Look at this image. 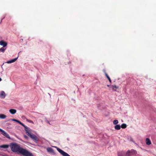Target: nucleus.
I'll use <instances>...</instances> for the list:
<instances>
[{"instance_id":"f257e3e1","label":"nucleus","mask_w":156,"mask_h":156,"mask_svg":"<svg viewBox=\"0 0 156 156\" xmlns=\"http://www.w3.org/2000/svg\"><path fill=\"white\" fill-rule=\"evenodd\" d=\"M11 150L14 152L20 153V146L16 143H11L9 144Z\"/></svg>"},{"instance_id":"f03ea898","label":"nucleus","mask_w":156,"mask_h":156,"mask_svg":"<svg viewBox=\"0 0 156 156\" xmlns=\"http://www.w3.org/2000/svg\"><path fill=\"white\" fill-rule=\"evenodd\" d=\"M20 154L24 156H34L33 154L26 150L20 147Z\"/></svg>"},{"instance_id":"7ed1b4c3","label":"nucleus","mask_w":156,"mask_h":156,"mask_svg":"<svg viewBox=\"0 0 156 156\" xmlns=\"http://www.w3.org/2000/svg\"><path fill=\"white\" fill-rule=\"evenodd\" d=\"M136 151L133 149L128 150L127 151L125 156H132L134 154H136Z\"/></svg>"},{"instance_id":"20e7f679","label":"nucleus","mask_w":156,"mask_h":156,"mask_svg":"<svg viewBox=\"0 0 156 156\" xmlns=\"http://www.w3.org/2000/svg\"><path fill=\"white\" fill-rule=\"evenodd\" d=\"M55 147L57 148V151L63 156H70L67 153L64 152V151L60 149V148H58L56 147Z\"/></svg>"},{"instance_id":"39448f33","label":"nucleus","mask_w":156,"mask_h":156,"mask_svg":"<svg viewBox=\"0 0 156 156\" xmlns=\"http://www.w3.org/2000/svg\"><path fill=\"white\" fill-rule=\"evenodd\" d=\"M27 135L29 136L32 140L35 141H38V138L35 135L31 134L30 133H28Z\"/></svg>"},{"instance_id":"423d86ee","label":"nucleus","mask_w":156,"mask_h":156,"mask_svg":"<svg viewBox=\"0 0 156 156\" xmlns=\"http://www.w3.org/2000/svg\"><path fill=\"white\" fill-rule=\"evenodd\" d=\"M0 132L2 134L5 136L7 138L10 139V137L8 133H6L5 131L0 128Z\"/></svg>"},{"instance_id":"0eeeda50","label":"nucleus","mask_w":156,"mask_h":156,"mask_svg":"<svg viewBox=\"0 0 156 156\" xmlns=\"http://www.w3.org/2000/svg\"><path fill=\"white\" fill-rule=\"evenodd\" d=\"M118 89L119 87L115 85L110 86V89L112 90L113 91H116V90Z\"/></svg>"},{"instance_id":"6e6552de","label":"nucleus","mask_w":156,"mask_h":156,"mask_svg":"<svg viewBox=\"0 0 156 156\" xmlns=\"http://www.w3.org/2000/svg\"><path fill=\"white\" fill-rule=\"evenodd\" d=\"M18 57L17 58L8 60L6 62V63L8 64H10L13 63L15 62L17 60L18 58Z\"/></svg>"},{"instance_id":"1a4fd4ad","label":"nucleus","mask_w":156,"mask_h":156,"mask_svg":"<svg viewBox=\"0 0 156 156\" xmlns=\"http://www.w3.org/2000/svg\"><path fill=\"white\" fill-rule=\"evenodd\" d=\"M7 44L6 42L3 41H0V45L2 46H3L2 47L4 48H5V47L7 46Z\"/></svg>"},{"instance_id":"9d476101","label":"nucleus","mask_w":156,"mask_h":156,"mask_svg":"<svg viewBox=\"0 0 156 156\" xmlns=\"http://www.w3.org/2000/svg\"><path fill=\"white\" fill-rule=\"evenodd\" d=\"M6 96L5 92L2 91L0 92V97L2 98H4Z\"/></svg>"},{"instance_id":"9b49d317","label":"nucleus","mask_w":156,"mask_h":156,"mask_svg":"<svg viewBox=\"0 0 156 156\" xmlns=\"http://www.w3.org/2000/svg\"><path fill=\"white\" fill-rule=\"evenodd\" d=\"M47 151L49 153H54L55 152L53 149L51 147H48L47 148Z\"/></svg>"},{"instance_id":"f8f14e48","label":"nucleus","mask_w":156,"mask_h":156,"mask_svg":"<svg viewBox=\"0 0 156 156\" xmlns=\"http://www.w3.org/2000/svg\"><path fill=\"white\" fill-rule=\"evenodd\" d=\"M146 143L147 145H150L151 144V140L148 138H147L146 139Z\"/></svg>"},{"instance_id":"ddd939ff","label":"nucleus","mask_w":156,"mask_h":156,"mask_svg":"<svg viewBox=\"0 0 156 156\" xmlns=\"http://www.w3.org/2000/svg\"><path fill=\"white\" fill-rule=\"evenodd\" d=\"M9 146V145L8 144H4L0 146V148H7Z\"/></svg>"},{"instance_id":"4468645a","label":"nucleus","mask_w":156,"mask_h":156,"mask_svg":"<svg viewBox=\"0 0 156 156\" xmlns=\"http://www.w3.org/2000/svg\"><path fill=\"white\" fill-rule=\"evenodd\" d=\"M10 112L12 114H15L16 112V110L14 109H10L9 110Z\"/></svg>"},{"instance_id":"2eb2a0df","label":"nucleus","mask_w":156,"mask_h":156,"mask_svg":"<svg viewBox=\"0 0 156 156\" xmlns=\"http://www.w3.org/2000/svg\"><path fill=\"white\" fill-rule=\"evenodd\" d=\"M121 126L119 125H117L115 126V129L116 130H119Z\"/></svg>"},{"instance_id":"dca6fc26","label":"nucleus","mask_w":156,"mask_h":156,"mask_svg":"<svg viewBox=\"0 0 156 156\" xmlns=\"http://www.w3.org/2000/svg\"><path fill=\"white\" fill-rule=\"evenodd\" d=\"M6 117V116L3 114H0V119H5Z\"/></svg>"},{"instance_id":"f3484780","label":"nucleus","mask_w":156,"mask_h":156,"mask_svg":"<svg viewBox=\"0 0 156 156\" xmlns=\"http://www.w3.org/2000/svg\"><path fill=\"white\" fill-rule=\"evenodd\" d=\"M25 130L27 134H28V133H30L29 132L30 130H29V128L27 126L25 127Z\"/></svg>"},{"instance_id":"a211bd4d","label":"nucleus","mask_w":156,"mask_h":156,"mask_svg":"<svg viewBox=\"0 0 156 156\" xmlns=\"http://www.w3.org/2000/svg\"><path fill=\"white\" fill-rule=\"evenodd\" d=\"M6 49V48H4L3 47H2L0 48V52H2L3 53L5 51Z\"/></svg>"},{"instance_id":"6ab92c4d","label":"nucleus","mask_w":156,"mask_h":156,"mask_svg":"<svg viewBox=\"0 0 156 156\" xmlns=\"http://www.w3.org/2000/svg\"><path fill=\"white\" fill-rule=\"evenodd\" d=\"M103 71H104V72L105 73V76H106V77L108 79V80H109V79H110V77L106 73V72H105V70H103Z\"/></svg>"},{"instance_id":"aec40b11","label":"nucleus","mask_w":156,"mask_h":156,"mask_svg":"<svg viewBox=\"0 0 156 156\" xmlns=\"http://www.w3.org/2000/svg\"><path fill=\"white\" fill-rule=\"evenodd\" d=\"M126 127L127 126L126 124L124 123L122 124L121 126V127L123 129L126 128Z\"/></svg>"},{"instance_id":"412c9836","label":"nucleus","mask_w":156,"mask_h":156,"mask_svg":"<svg viewBox=\"0 0 156 156\" xmlns=\"http://www.w3.org/2000/svg\"><path fill=\"white\" fill-rule=\"evenodd\" d=\"M118 121L116 120H114L113 122V123L114 125H116L118 123Z\"/></svg>"},{"instance_id":"4be33fe9","label":"nucleus","mask_w":156,"mask_h":156,"mask_svg":"<svg viewBox=\"0 0 156 156\" xmlns=\"http://www.w3.org/2000/svg\"><path fill=\"white\" fill-rule=\"evenodd\" d=\"M26 120L28 122H30V123H32L33 124H34V122L32 121V120H28L27 119H26Z\"/></svg>"},{"instance_id":"5701e85b","label":"nucleus","mask_w":156,"mask_h":156,"mask_svg":"<svg viewBox=\"0 0 156 156\" xmlns=\"http://www.w3.org/2000/svg\"><path fill=\"white\" fill-rule=\"evenodd\" d=\"M11 120L12 121H14L15 122H16L18 123H20V121L15 119H11Z\"/></svg>"},{"instance_id":"b1692460","label":"nucleus","mask_w":156,"mask_h":156,"mask_svg":"<svg viewBox=\"0 0 156 156\" xmlns=\"http://www.w3.org/2000/svg\"><path fill=\"white\" fill-rule=\"evenodd\" d=\"M20 125H21L23 126L24 128H25V127H27V126H25L23 123H22L21 122H20Z\"/></svg>"},{"instance_id":"393cba45","label":"nucleus","mask_w":156,"mask_h":156,"mask_svg":"<svg viewBox=\"0 0 156 156\" xmlns=\"http://www.w3.org/2000/svg\"><path fill=\"white\" fill-rule=\"evenodd\" d=\"M22 119H26L25 118V116H22Z\"/></svg>"},{"instance_id":"a878e982","label":"nucleus","mask_w":156,"mask_h":156,"mask_svg":"<svg viewBox=\"0 0 156 156\" xmlns=\"http://www.w3.org/2000/svg\"><path fill=\"white\" fill-rule=\"evenodd\" d=\"M109 80V82H110V83H111V82H112V81H111V79H109V80Z\"/></svg>"},{"instance_id":"bb28decb","label":"nucleus","mask_w":156,"mask_h":156,"mask_svg":"<svg viewBox=\"0 0 156 156\" xmlns=\"http://www.w3.org/2000/svg\"><path fill=\"white\" fill-rule=\"evenodd\" d=\"M111 85H107V87H109V88H110V86H111Z\"/></svg>"},{"instance_id":"cd10ccee","label":"nucleus","mask_w":156,"mask_h":156,"mask_svg":"<svg viewBox=\"0 0 156 156\" xmlns=\"http://www.w3.org/2000/svg\"><path fill=\"white\" fill-rule=\"evenodd\" d=\"M2 80L1 78L0 77V81H1Z\"/></svg>"}]
</instances>
